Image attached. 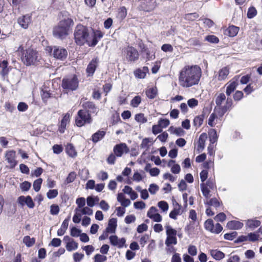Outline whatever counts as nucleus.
Masks as SVG:
<instances>
[{
	"instance_id": "nucleus-1",
	"label": "nucleus",
	"mask_w": 262,
	"mask_h": 262,
	"mask_svg": "<svg viewBox=\"0 0 262 262\" xmlns=\"http://www.w3.org/2000/svg\"><path fill=\"white\" fill-rule=\"evenodd\" d=\"M201 76L202 70L199 66H185L179 72V83L183 88H190L198 85Z\"/></svg>"
},
{
	"instance_id": "nucleus-2",
	"label": "nucleus",
	"mask_w": 262,
	"mask_h": 262,
	"mask_svg": "<svg viewBox=\"0 0 262 262\" xmlns=\"http://www.w3.org/2000/svg\"><path fill=\"white\" fill-rule=\"evenodd\" d=\"M64 18L61 20L53 30V35L58 38L63 39L69 34V32L74 25L73 19L69 17L70 14L64 12Z\"/></svg>"
},
{
	"instance_id": "nucleus-3",
	"label": "nucleus",
	"mask_w": 262,
	"mask_h": 262,
	"mask_svg": "<svg viewBox=\"0 0 262 262\" xmlns=\"http://www.w3.org/2000/svg\"><path fill=\"white\" fill-rule=\"evenodd\" d=\"M17 51L21 53V60L26 66L34 65L39 61V56L38 52L32 48H28L25 50L24 47L20 46Z\"/></svg>"
},
{
	"instance_id": "nucleus-4",
	"label": "nucleus",
	"mask_w": 262,
	"mask_h": 262,
	"mask_svg": "<svg viewBox=\"0 0 262 262\" xmlns=\"http://www.w3.org/2000/svg\"><path fill=\"white\" fill-rule=\"evenodd\" d=\"M89 32L88 28L82 25H78L75 30L74 38L75 42L79 46L88 44Z\"/></svg>"
},
{
	"instance_id": "nucleus-5",
	"label": "nucleus",
	"mask_w": 262,
	"mask_h": 262,
	"mask_svg": "<svg viewBox=\"0 0 262 262\" xmlns=\"http://www.w3.org/2000/svg\"><path fill=\"white\" fill-rule=\"evenodd\" d=\"M78 84V80L75 75L64 77L62 81V88L68 91H75L77 89Z\"/></svg>"
},
{
	"instance_id": "nucleus-6",
	"label": "nucleus",
	"mask_w": 262,
	"mask_h": 262,
	"mask_svg": "<svg viewBox=\"0 0 262 262\" xmlns=\"http://www.w3.org/2000/svg\"><path fill=\"white\" fill-rule=\"evenodd\" d=\"M92 118L90 113L85 110H80L77 113L75 118L76 124L78 127H81L86 123H90Z\"/></svg>"
},
{
	"instance_id": "nucleus-7",
	"label": "nucleus",
	"mask_w": 262,
	"mask_h": 262,
	"mask_svg": "<svg viewBox=\"0 0 262 262\" xmlns=\"http://www.w3.org/2000/svg\"><path fill=\"white\" fill-rule=\"evenodd\" d=\"M165 229L167 235V238L165 241L166 245L169 247L171 244L176 245L177 244L176 237L177 231L169 225L165 226Z\"/></svg>"
},
{
	"instance_id": "nucleus-8",
	"label": "nucleus",
	"mask_w": 262,
	"mask_h": 262,
	"mask_svg": "<svg viewBox=\"0 0 262 262\" xmlns=\"http://www.w3.org/2000/svg\"><path fill=\"white\" fill-rule=\"evenodd\" d=\"M123 51L124 55L128 61L134 62L138 59L139 54L137 49L134 47L128 46L125 47Z\"/></svg>"
},
{
	"instance_id": "nucleus-9",
	"label": "nucleus",
	"mask_w": 262,
	"mask_h": 262,
	"mask_svg": "<svg viewBox=\"0 0 262 262\" xmlns=\"http://www.w3.org/2000/svg\"><path fill=\"white\" fill-rule=\"evenodd\" d=\"M53 55L55 58L63 60L67 58L68 51L66 49L61 47L54 46Z\"/></svg>"
},
{
	"instance_id": "nucleus-10",
	"label": "nucleus",
	"mask_w": 262,
	"mask_h": 262,
	"mask_svg": "<svg viewBox=\"0 0 262 262\" xmlns=\"http://www.w3.org/2000/svg\"><path fill=\"white\" fill-rule=\"evenodd\" d=\"M6 160L9 163V167L10 168H13L17 164L15 160L16 152L14 150H9L6 152L5 154Z\"/></svg>"
},
{
	"instance_id": "nucleus-11",
	"label": "nucleus",
	"mask_w": 262,
	"mask_h": 262,
	"mask_svg": "<svg viewBox=\"0 0 262 262\" xmlns=\"http://www.w3.org/2000/svg\"><path fill=\"white\" fill-rule=\"evenodd\" d=\"M99 60L98 57L93 58L89 63L86 71L88 76H92L99 64Z\"/></svg>"
},
{
	"instance_id": "nucleus-12",
	"label": "nucleus",
	"mask_w": 262,
	"mask_h": 262,
	"mask_svg": "<svg viewBox=\"0 0 262 262\" xmlns=\"http://www.w3.org/2000/svg\"><path fill=\"white\" fill-rule=\"evenodd\" d=\"M128 148L125 143H120L115 145L114 147V152L117 157H121L124 152H128Z\"/></svg>"
},
{
	"instance_id": "nucleus-13",
	"label": "nucleus",
	"mask_w": 262,
	"mask_h": 262,
	"mask_svg": "<svg viewBox=\"0 0 262 262\" xmlns=\"http://www.w3.org/2000/svg\"><path fill=\"white\" fill-rule=\"evenodd\" d=\"M31 15L27 14L19 17L17 19L18 24L24 29H27L31 21Z\"/></svg>"
},
{
	"instance_id": "nucleus-14",
	"label": "nucleus",
	"mask_w": 262,
	"mask_h": 262,
	"mask_svg": "<svg viewBox=\"0 0 262 262\" xmlns=\"http://www.w3.org/2000/svg\"><path fill=\"white\" fill-rule=\"evenodd\" d=\"M104 33H102L100 30H96L94 31V34L93 36V38L92 40H90L88 42V45L90 47H95L99 40L102 38L103 36Z\"/></svg>"
},
{
	"instance_id": "nucleus-15",
	"label": "nucleus",
	"mask_w": 262,
	"mask_h": 262,
	"mask_svg": "<svg viewBox=\"0 0 262 262\" xmlns=\"http://www.w3.org/2000/svg\"><path fill=\"white\" fill-rule=\"evenodd\" d=\"M173 209L169 213V217L173 220H177V215L182 213V206L176 201L173 202Z\"/></svg>"
},
{
	"instance_id": "nucleus-16",
	"label": "nucleus",
	"mask_w": 262,
	"mask_h": 262,
	"mask_svg": "<svg viewBox=\"0 0 262 262\" xmlns=\"http://www.w3.org/2000/svg\"><path fill=\"white\" fill-rule=\"evenodd\" d=\"M229 74V68L227 67H225L219 70L217 74L215 75V77L220 81H225L227 78Z\"/></svg>"
},
{
	"instance_id": "nucleus-17",
	"label": "nucleus",
	"mask_w": 262,
	"mask_h": 262,
	"mask_svg": "<svg viewBox=\"0 0 262 262\" xmlns=\"http://www.w3.org/2000/svg\"><path fill=\"white\" fill-rule=\"evenodd\" d=\"M109 238L111 244L114 246L118 247L119 248H122L126 242L124 238L119 239L116 235H111Z\"/></svg>"
},
{
	"instance_id": "nucleus-18",
	"label": "nucleus",
	"mask_w": 262,
	"mask_h": 262,
	"mask_svg": "<svg viewBox=\"0 0 262 262\" xmlns=\"http://www.w3.org/2000/svg\"><path fill=\"white\" fill-rule=\"evenodd\" d=\"M84 110H86L89 113H96L98 112V108L96 106L95 104L90 101H87L83 103L82 105Z\"/></svg>"
},
{
	"instance_id": "nucleus-19",
	"label": "nucleus",
	"mask_w": 262,
	"mask_h": 262,
	"mask_svg": "<svg viewBox=\"0 0 262 262\" xmlns=\"http://www.w3.org/2000/svg\"><path fill=\"white\" fill-rule=\"evenodd\" d=\"M207 138V136L206 133H202L200 136L197 146V150L199 152H201L204 149Z\"/></svg>"
},
{
	"instance_id": "nucleus-20",
	"label": "nucleus",
	"mask_w": 262,
	"mask_h": 262,
	"mask_svg": "<svg viewBox=\"0 0 262 262\" xmlns=\"http://www.w3.org/2000/svg\"><path fill=\"white\" fill-rule=\"evenodd\" d=\"M70 121V115L67 113L63 117L60 122V125L59 127V132L62 134L64 132L66 126Z\"/></svg>"
},
{
	"instance_id": "nucleus-21",
	"label": "nucleus",
	"mask_w": 262,
	"mask_h": 262,
	"mask_svg": "<svg viewBox=\"0 0 262 262\" xmlns=\"http://www.w3.org/2000/svg\"><path fill=\"white\" fill-rule=\"evenodd\" d=\"M243 223L237 221H231L227 223V227L229 229L238 230L242 228Z\"/></svg>"
},
{
	"instance_id": "nucleus-22",
	"label": "nucleus",
	"mask_w": 262,
	"mask_h": 262,
	"mask_svg": "<svg viewBox=\"0 0 262 262\" xmlns=\"http://www.w3.org/2000/svg\"><path fill=\"white\" fill-rule=\"evenodd\" d=\"M148 72V68L147 67H144L142 68L137 69L134 72V74L136 77L138 78H144L146 76V73Z\"/></svg>"
},
{
	"instance_id": "nucleus-23",
	"label": "nucleus",
	"mask_w": 262,
	"mask_h": 262,
	"mask_svg": "<svg viewBox=\"0 0 262 262\" xmlns=\"http://www.w3.org/2000/svg\"><path fill=\"white\" fill-rule=\"evenodd\" d=\"M106 134V132L103 130H98L94 133L92 136V140L93 143H96L102 139Z\"/></svg>"
},
{
	"instance_id": "nucleus-24",
	"label": "nucleus",
	"mask_w": 262,
	"mask_h": 262,
	"mask_svg": "<svg viewBox=\"0 0 262 262\" xmlns=\"http://www.w3.org/2000/svg\"><path fill=\"white\" fill-rule=\"evenodd\" d=\"M70 219V217L69 216L67 219H66L62 223L61 227L57 231V235L58 236L63 235L66 232L69 226V222Z\"/></svg>"
},
{
	"instance_id": "nucleus-25",
	"label": "nucleus",
	"mask_w": 262,
	"mask_h": 262,
	"mask_svg": "<svg viewBox=\"0 0 262 262\" xmlns=\"http://www.w3.org/2000/svg\"><path fill=\"white\" fill-rule=\"evenodd\" d=\"M117 222L116 219H111L108 221V227L106 229V232L112 233H115L117 225Z\"/></svg>"
},
{
	"instance_id": "nucleus-26",
	"label": "nucleus",
	"mask_w": 262,
	"mask_h": 262,
	"mask_svg": "<svg viewBox=\"0 0 262 262\" xmlns=\"http://www.w3.org/2000/svg\"><path fill=\"white\" fill-rule=\"evenodd\" d=\"M232 105V100L230 98L228 97L226 99V104L220 108V114L221 116H223L229 108H230Z\"/></svg>"
},
{
	"instance_id": "nucleus-27",
	"label": "nucleus",
	"mask_w": 262,
	"mask_h": 262,
	"mask_svg": "<svg viewBox=\"0 0 262 262\" xmlns=\"http://www.w3.org/2000/svg\"><path fill=\"white\" fill-rule=\"evenodd\" d=\"M239 28L235 26H230L226 30V34L230 37H234L237 35Z\"/></svg>"
},
{
	"instance_id": "nucleus-28",
	"label": "nucleus",
	"mask_w": 262,
	"mask_h": 262,
	"mask_svg": "<svg viewBox=\"0 0 262 262\" xmlns=\"http://www.w3.org/2000/svg\"><path fill=\"white\" fill-rule=\"evenodd\" d=\"M210 254L215 260H221L225 257V254L217 250H211Z\"/></svg>"
},
{
	"instance_id": "nucleus-29",
	"label": "nucleus",
	"mask_w": 262,
	"mask_h": 262,
	"mask_svg": "<svg viewBox=\"0 0 262 262\" xmlns=\"http://www.w3.org/2000/svg\"><path fill=\"white\" fill-rule=\"evenodd\" d=\"M260 222L258 220L250 219L246 221V226L251 228L254 229L260 225Z\"/></svg>"
},
{
	"instance_id": "nucleus-30",
	"label": "nucleus",
	"mask_w": 262,
	"mask_h": 262,
	"mask_svg": "<svg viewBox=\"0 0 262 262\" xmlns=\"http://www.w3.org/2000/svg\"><path fill=\"white\" fill-rule=\"evenodd\" d=\"M168 130L171 134L176 135L177 136H183L185 133V132L181 127L170 126Z\"/></svg>"
},
{
	"instance_id": "nucleus-31",
	"label": "nucleus",
	"mask_w": 262,
	"mask_h": 262,
	"mask_svg": "<svg viewBox=\"0 0 262 262\" xmlns=\"http://www.w3.org/2000/svg\"><path fill=\"white\" fill-rule=\"evenodd\" d=\"M66 152L71 157H75L77 156V152L72 144H68L66 148Z\"/></svg>"
},
{
	"instance_id": "nucleus-32",
	"label": "nucleus",
	"mask_w": 262,
	"mask_h": 262,
	"mask_svg": "<svg viewBox=\"0 0 262 262\" xmlns=\"http://www.w3.org/2000/svg\"><path fill=\"white\" fill-rule=\"evenodd\" d=\"M146 96L149 99H154L157 94V90L156 88H151L148 89L146 92Z\"/></svg>"
},
{
	"instance_id": "nucleus-33",
	"label": "nucleus",
	"mask_w": 262,
	"mask_h": 262,
	"mask_svg": "<svg viewBox=\"0 0 262 262\" xmlns=\"http://www.w3.org/2000/svg\"><path fill=\"white\" fill-rule=\"evenodd\" d=\"M209 141L211 144L216 142L218 139L216 131L214 129H211L209 132Z\"/></svg>"
},
{
	"instance_id": "nucleus-34",
	"label": "nucleus",
	"mask_w": 262,
	"mask_h": 262,
	"mask_svg": "<svg viewBox=\"0 0 262 262\" xmlns=\"http://www.w3.org/2000/svg\"><path fill=\"white\" fill-rule=\"evenodd\" d=\"M237 85V84L236 82L233 81L227 86L226 93L228 96H230L231 93L234 91V90L236 89Z\"/></svg>"
},
{
	"instance_id": "nucleus-35",
	"label": "nucleus",
	"mask_w": 262,
	"mask_h": 262,
	"mask_svg": "<svg viewBox=\"0 0 262 262\" xmlns=\"http://www.w3.org/2000/svg\"><path fill=\"white\" fill-rule=\"evenodd\" d=\"M48 88L43 86L41 89V96L43 101H46L51 97V93Z\"/></svg>"
},
{
	"instance_id": "nucleus-36",
	"label": "nucleus",
	"mask_w": 262,
	"mask_h": 262,
	"mask_svg": "<svg viewBox=\"0 0 262 262\" xmlns=\"http://www.w3.org/2000/svg\"><path fill=\"white\" fill-rule=\"evenodd\" d=\"M200 188L203 195L207 199L209 198L210 196V189L205 186V183H202L200 184Z\"/></svg>"
},
{
	"instance_id": "nucleus-37",
	"label": "nucleus",
	"mask_w": 262,
	"mask_h": 262,
	"mask_svg": "<svg viewBox=\"0 0 262 262\" xmlns=\"http://www.w3.org/2000/svg\"><path fill=\"white\" fill-rule=\"evenodd\" d=\"M226 100V96L225 95L222 93L219 94V95L216 97L215 99V103L217 106L219 107L220 108H221L222 104L223 101Z\"/></svg>"
},
{
	"instance_id": "nucleus-38",
	"label": "nucleus",
	"mask_w": 262,
	"mask_h": 262,
	"mask_svg": "<svg viewBox=\"0 0 262 262\" xmlns=\"http://www.w3.org/2000/svg\"><path fill=\"white\" fill-rule=\"evenodd\" d=\"M23 242L28 247H32L35 242V239L31 238L29 236H25L23 238Z\"/></svg>"
},
{
	"instance_id": "nucleus-39",
	"label": "nucleus",
	"mask_w": 262,
	"mask_h": 262,
	"mask_svg": "<svg viewBox=\"0 0 262 262\" xmlns=\"http://www.w3.org/2000/svg\"><path fill=\"white\" fill-rule=\"evenodd\" d=\"M78 244L75 242L74 240H72L70 242L67 243L66 246L67 250L68 251H72L76 250L78 248Z\"/></svg>"
},
{
	"instance_id": "nucleus-40",
	"label": "nucleus",
	"mask_w": 262,
	"mask_h": 262,
	"mask_svg": "<svg viewBox=\"0 0 262 262\" xmlns=\"http://www.w3.org/2000/svg\"><path fill=\"white\" fill-rule=\"evenodd\" d=\"M206 204L209 206H213L215 208H217L220 206V202L215 198H212L208 200Z\"/></svg>"
},
{
	"instance_id": "nucleus-41",
	"label": "nucleus",
	"mask_w": 262,
	"mask_h": 262,
	"mask_svg": "<svg viewBox=\"0 0 262 262\" xmlns=\"http://www.w3.org/2000/svg\"><path fill=\"white\" fill-rule=\"evenodd\" d=\"M8 62L6 60L2 61L0 68H2L1 74L3 77H5L8 73V69L7 68Z\"/></svg>"
},
{
	"instance_id": "nucleus-42",
	"label": "nucleus",
	"mask_w": 262,
	"mask_h": 262,
	"mask_svg": "<svg viewBox=\"0 0 262 262\" xmlns=\"http://www.w3.org/2000/svg\"><path fill=\"white\" fill-rule=\"evenodd\" d=\"M203 120L204 115H201L196 116L193 119V124L195 126L199 127L203 124Z\"/></svg>"
},
{
	"instance_id": "nucleus-43",
	"label": "nucleus",
	"mask_w": 262,
	"mask_h": 262,
	"mask_svg": "<svg viewBox=\"0 0 262 262\" xmlns=\"http://www.w3.org/2000/svg\"><path fill=\"white\" fill-rule=\"evenodd\" d=\"M187 43L188 46H200L201 45V41L196 37L190 38Z\"/></svg>"
},
{
	"instance_id": "nucleus-44",
	"label": "nucleus",
	"mask_w": 262,
	"mask_h": 262,
	"mask_svg": "<svg viewBox=\"0 0 262 262\" xmlns=\"http://www.w3.org/2000/svg\"><path fill=\"white\" fill-rule=\"evenodd\" d=\"M214 226L213 221L212 219H208L204 223L205 228L211 232Z\"/></svg>"
},
{
	"instance_id": "nucleus-45",
	"label": "nucleus",
	"mask_w": 262,
	"mask_h": 262,
	"mask_svg": "<svg viewBox=\"0 0 262 262\" xmlns=\"http://www.w3.org/2000/svg\"><path fill=\"white\" fill-rule=\"evenodd\" d=\"M75 211L77 212L78 211H81L83 214H88L89 215H92L93 210L88 207H84L81 210L76 208Z\"/></svg>"
},
{
	"instance_id": "nucleus-46",
	"label": "nucleus",
	"mask_w": 262,
	"mask_h": 262,
	"mask_svg": "<svg viewBox=\"0 0 262 262\" xmlns=\"http://www.w3.org/2000/svg\"><path fill=\"white\" fill-rule=\"evenodd\" d=\"M205 40L212 43H217L219 41V39L214 35H209L205 37Z\"/></svg>"
},
{
	"instance_id": "nucleus-47",
	"label": "nucleus",
	"mask_w": 262,
	"mask_h": 262,
	"mask_svg": "<svg viewBox=\"0 0 262 262\" xmlns=\"http://www.w3.org/2000/svg\"><path fill=\"white\" fill-rule=\"evenodd\" d=\"M141 101V97L139 96H135L131 101L130 104L134 107H137Z\"/></svg>"
},
{
	"instance_id": "nucleus-48",
	"label": "nucleus",
	"mask_w": 262,
	"mask_h": 262,
	"mask_svg": "<svg viewBox=\"0 0 262 262\" xmlns=\"http://www.w3.org/2000/svg\"><path fill=\"white\" fill-rule=\"evenodd\" d=\"M42 182V179L41 178H39L34 182L33 186L36 192H38L40 190Z\"/></svg>"
},
{
	"instance_id": "nucleus-49",
	"label": "nucleus",
	"mask_w": 262,
	"mask_h": 262,
	"mask_svg": "<svg viewBox=\"0 0 262 262\" xmlns=\"http://www.w3.org/2000/svg\"><path fill=\"white\" fill-rule=\"evenodd\" d=\"M158 206L163 212L167 211L169 207L168 203L164 201L159 202Z\"/></svg>"
},
{
	"instance_id": "nucleus-50",
	"label": "nucleus",
	"mask_w": 262,
	"mask_h": 262,
	"mask_svg": "<svg viewBox=\"0 0 262 262\" xmlns=\"http://www.w3.org/2000/svg\"><path fill=\"white\" fill-rule=\"evenodd\" d=\"M135 120L139 122L144 123L147 122V119L144 117L143 114L140 113L136 115L135 116Z\"/></svg>"
},
{
	"instance_id": "nucleus-51",
	"label": "nucleus",
	"mask_w": 262,
	"mask_h": 262,
	"mask_svg": "<svg viewBox=\"0 0 262 262\" xmlns=\"http://www.w3.org/2000/svg\"><path fill=\"white\" fill-rule=\"evenodd\" d=\"M58 192L57 189H50L47 193L48 199H52L56 198L58 195Z\"/></svg>"
},
{
	"instance_id": "nucleus-52",
	"label": "nucleus",
	"mask_w": 262,
	"mask_h": 262,
	"mask_svg": "<svg viewBox=\"0 0 262 262\" xmlns=\"http://www.w3.org/2000/svg\"><path fill=\"white\" fill-rule=\"evenodd\" d=\"M81 230L77 229L75 227L71 228L70 235L73 237H78L80 235Z\"/></svg>"
},
{
	"instance_id": "nucleus-53",
	"label": "nucleus",
	"mask_w": 262,
	"mask_h": 262,
	"mask_svg": "<svg viewBox=\"0 0 262 262\" xmlns=\"http://www.w3.org/2000/svg\"><path fill=\"white\" fill-rule=\"evenodd\" d=\"M60 209L57 205L52 204L50 206V213L52 215H57L59 212Z\"/></svg>"
},
{
	"instance_id": "nucleus-54",
	"label": "nucleus",
	"mask_w": 262,
	"mask_h": 262,
	"mask_svg": "<svg viewBox=\"0 0 262 262\" xmlns=\"http://www.w3.org/2000/svg\"><path fill=\"white\" fill-rule=\"evenodd\" d=\"M257 14V11L255 8L250 7L248 10L247 17L249 18H253Z\"/></svg>"
},
{
	"instance_id": "nucleus-55",
	"label": "nucleus",
	"mask_w": 262,
	"mask_h": 262,
	"mask_svg": "<svg viewBox=\"0 0 262 262\" xmlns=\"http://www.w3.org/2000/svg\"><path fill=\"white\" fill-rule=\"evenodd\" d=\"M76 203L78 206V209H82L85 205V200L84 198H79L77 199Z\"/></svg>"
},
{
	"instance_id": "nucleus-56",
	"label": "nucleus",
	"mask_w": 262,
	"mask_h": 262,
	"mask_svg": "<svg viewBox=\"0 0 262 262\" xmlns=\"http://www.w3.org/2000/svg\"><path fill=\"white\" fill-rule=\"evenodd\" d=\"M205 185L210 189H214L216 188L215 181L213 179H209L205 183Z\"/></svg>"
},
{
	"instance_id": "nucleus-57",
	"label": "nucleus",
	"mask_w": 262,
	"mask_h": 262,
	"mask_svg": "<svg viewBox=\"0 0 262 262\" xmlns=\"http://www.w3.org/2000/svg\"><path fill=\"white\" fill-rule=\"evenodd\" d=\"M199 17L196 13H188L185 15V18L188 20L193 21Z\"/></svg>"
},
{
	"instance_id": "nucleus-58",
	"label": "nucleus",
	"mask_w": 262,
	"mask_h": 262,
	"mask_svg": "<svg viewBox=\"0 0 262 262\" xmlns=\"http://www.w3.org/2000/svg\"><path fill=\"white\" fill-rule=\"evenodd\" d=\"M107 257L106 256L102 255L99 254H97L94 256L95 262H104L106 261Z\"/></svg>"
},
{
	"instance_id": "nucleus-59",
	"label": "nucleus",
	"mask_w": 262,
	"mask_h": 262,
	"mask_svg": "<svg viewBox=\"0 0 262 262\" xmlns=\"http://www.w3.org/2000/svg\"><path fill=\"white\" fill-rule=\"evenodd\" d=\"M222 230L223 227L219 223H216L214 225L213 230L211 231V233L219 234L222 231Z\"/></svg>"
},
{
	"instance_id": "nucleus-60",
	"label": "nucleus",
	"mask_w": 262,
	"mask_h": 262,
	"mask_svg": "<svg viewBox=\"0 0 262 262\" xmlns=\"http://www.w3.org/2000/svg\"><path fill=\"white\" fill-rule=\"evenodd\" d=\"M237 235V233L236 231H233L231 233H226L224 235V238L227 240L232 241L233 240Z\"/></svg>"
},
{
	"instance_id": "nucleus-61",
	"label": "nucleus",
	"mask_w": 262,
	"mask_h": 262,
	"mask_svg": "<svg viewBox=\"0 0 262 262\" xmlns=\"http://www.w3.org/2000/svg\"><path fill=\"white\" fill-rule=\"evenodd\" d=\"M76 174L75 172H71L68 176L67 177L66 182L67 184L73 182L75 178H76Z\"/></svg>"
},
{
	"instance_id": "nucleus-62",
	"label": "nucleus",
	"mask_w": 262,
	"mask_h": 262,
	"mask_svg": "<svg viewBox=\"0 0 262 262\" xmlns=\"http://www.w3.org/2000/svg\"><path fill=\"white\" fill-rule=\"evenodd\" d=\"M170 122L167 119H161L158 122V124L161 128H165L169 125Z\"/></svg>"
},
{
	"instance_id": "nucleus-63",
	"label": "nucleus",
	"mask_w": 262,
	"mask_h": 262,
	"mask_svg": "<svg viewBox=\"0 0 262 262\" xmlns=\"http://www.w3.org/2000/svg\"><path fill=\"white\" fill-rule=\"evenodd\" d=\"M31 184L30 182L25 181L20 184V188L23 191H28L30 188Z\"/></svg>"
},
{
	"instance_id": "nucleus-64",
	"label": "nucleus",
	"mask_w": 262,
	"mask_h": 262,
	"mask_svg": "<svg viewBox=\"0 0 262 262\" xmlns=\"http://www.w3.org/2000/svg\"><path fill=\"white\" fill-rule=\"evenodd\" d=\"M157 209L155 207H151L147 212V216L150 219L152 218V217L157 213Z\"/></svg>"
}]
</instances>
